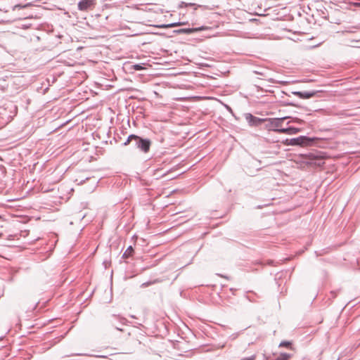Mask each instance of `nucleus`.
I'll return each mask as SVG.
<instances>
[{
  "mask_svg": "<svg viewBox=\"0 0 360 360\" xmlns=\"http://www.w3.org/2000/svg\"><path fill=\"white\" fill-rule=\"evenodd\" d=\"M133 139L136 141L137 146L144 152H148L150 148V142L148 140L143 139L136 135H130L128 139L124 143V145H128Z\"/></svg>",
  "mask_w": 360,
  "mask_h": 360,
  "instance_id": "nucleus-1",
  "label": "nucleus"
},
{
  "mask_svg": "<svg viewBox=\"0 0 360 360\" xmlns=\"http://www.w3.org/2000/svg\"><path fill=\"white\" fill-rule=\"evenodd\" d=\"M313 141L312 139H310L307 136H301L297 138L286 139L284 141V144L286 146H307L310 144V143Z\"/></svg>",
  "mask_w": 360,
  "mask_h": 360,
  "instance_id": "nucleus-2",
  "label": "nucleus"
},
{
  "mask_svg": "<svg viewBox=\"0 0 360 360\" xmlns=\"http://www.w3.org/2000/svg\"><path fill=\"white\" fill-rule=\"evenodd\" d=\"M96 6V0H81L78 3V9L81 11L93 10Z\"/></svg>",
  "mask_w": 360,
  "mask_h": 360,
  "instance_id": "nucleus-3",
  "label": "nucleus"
},
{
  "mask_svg": "<svg viewBox=\"0 0 360 360\" xmlns=\"http://www.w3.org/2000/svg\"><path fill=\"white\" fill-rule=\"evenodd\" d=\"M306 158L309 160L316 161V160H323L325 158V156L323 155V153L318 152L316 153H309L306 155Z\"/></svg>",
  "mask_w": 360,
  "mask_h": 360,
  "instance_id": "nucleus-4",
  "label": "nucleus"
},
{
  "mask_svg": "<svg viewBox=\"0 0 360 360\" xmlns=\"http://www.w3.org/2000/svg\"><path fill=\"white\" fill-rule=\"evenodd\" d=\"M275 131L287 134H295L299 132L300 129L295 127H288L285 129H276Z\"/></svg>",
  "mask_w": 360,
  "mask_h": 360,
  "instance_id": "nucleus-5",
  "label": "nucleus"
},
{
  "mask_svg": "<svg viewBox=\"0 0 360 360\" xmlns=\"http://www.w3.org/2000/svg\"><path fill=\"white\" fill-rule=\"evenodd\" d=\"M294 94L297 96H299L301 98H311V97L314 96L315 94H316V92L315 91H311V92H307V91L300 92V91H297V92H295Z\"/></svg>",
  "mask_w": 360,
  "mask_h": 360,
  "instance_id": "nucleus-6",
  "label": "nucleus"
},
{
  "mask_svg": "<svg viewBox=\"0 0 360 360\" xmlns=\"http://www.w3.org/2000/svg\"><path fill=\"white\" fill-rule=\"evenodd\" d=\"M292 355L286 353L280 354L275 360H288L291 358Z\"/></svg>",
  "mask_w": 360,
  "mask_h": 360,
  "instance_id": "nucleus-7",
  "label": "nucleus"
},
{
  "mask_svg": "<svg viewBox=\"0 0 360 360\" xmlns=\"http://www.w3.org/2000/svg\"><path fill=\"white\" fill-rule=\"evenodd\" d=\"M279 347H287V348L294 350V348L292 347V343L289 341L281 342L279 345Z\"/></svg>",
  "mask_w": 360,
  "mask_h": 360,
  "instance_id": "nucleus-8",
  "label": "nucleus"
},
{
  "mask_svg": "<svg viewBox=\"0 0 360 360\" xmlns=\"http://www.w3.org/2000/svg\"><path fill=\"white\" fill-rule=\"evenodd\" d=\"M133 252H134L133 248H132L131 246H130V247H129V248L126 250V251L124 252V253L123 254V257H124V258H128V257H129L132 255Z\"/></svg>",
  "mask_w": 360,
  "mask_h": 360,
  "instance_id": "nucleus-9",
  "label": "nucleus"
},
{
  "mask_svg": "<svg viewBox=\"0 0 360 360\" xmlns=\"http://www.w3.org/2000/svg\"><path fill=\"white\" fill-rule=\"evenodd\" d=\"M132 69L134 70H141L144 69V68L141 65H132Z\"/></svg>",
  "mask_w": 360,
  "mask_h": 360,
  "instance_id": "nucleus-10",
  "label": "nucleus"
},
{
  "mask_svg": "<svg viewBox=\"0 0 360 360\" xmlns=\"http://www.w3.org/2000/svg\"><path fill=\"white\" fill-rule=\"evenodd\" d=\"M314 164L315 165L321 167V166H322L324 164V162L323 160H316Z\"/></svg>",
  "mask_w": 360,
  "mask_h": 360,
  "instance_id": "nucleus-11",
  "label": "nucleus"
},
{
  "mask_svg": "<svg viewBox=\"0 0 360 360\" xmlns=\"http://www.w3.org/2000/svg\"><path fill=\"white\" fill-rule=\"evenodd\" d=\"M283 120H285V118H284V117H283V118H281V119H276V120H275V125H276V127L279 126L280 122H282Z\"/></svg>",
  "mask_w": 360,
  "mask_h": 360,
  "instance_id": "nucleus-12",
  "label": "nucleus"
},
{
  "mask_svg": "<svg viewBox=\"0 0 360 360\" xmlns=\"http://www.w3.org/2000/svg\"><path fill=\"white\" fill-rule=\"evenodd\" d=\"M169 27V25H162V26H160V27Z\"/></svg>",
  "mask_w": 360,
  "mask_h": 360,
  "instance_id": "nucleus-13",
  "label": "nucleus"
},
{
  "mask_svg": "<svg viewBox=\"0 0 360 360\" xmlns=\"http://www.w3.org/2000/svg\"><path fill=\"white\" fill-rule=\"evenodd\" d=\"M143 286H148V283H143L142 285Z\"/></svg>",
  "mask_w": 360,
  "mask_h": 360,
  "instance_id": "nucleus-14",
  "label": "nucleus"
},
{
  "mask_svg": "<svg viewBox=\"0 0 360 360\" xmlns=\"http://www.w3.org/2000/svg\"><path fill=\"white\" fill-rule=\"evenodd\" d=\"M2 236V233H0V238Z\"/></svg>",
  "mask_w": 360,
  "mask_h": 360,
  "instance_id": "nucleus-15",
  "label": "nucleus"
}]
</instances>
